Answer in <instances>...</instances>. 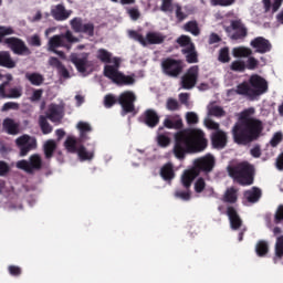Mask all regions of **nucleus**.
<instances>
[{
	"label": "nucleus",
	"instance_id": "obj_42",
	"mask_svg": "<svg viewBox=\"0 0 283 283\" xmlns=\"http://www.w3.org/2000/svg\"><path fill=\"white\" fill-rule=\"evenodd\" d=\"M184 29L186 32H190V34H193V36L200 35V28H198L197 21H189L185 24Z\"/></svg>",
	"mask_w": 283,
	"mask_h": 283
},
{
	"label": "nucleus",
	"instance_id": "obj_47",
	"mask_svg": "<svg viewBox=\"0 0 283 283\" xmlns=\"http://www.w3.org/2000/svg\"><path fill=\"white\" fill-rule=\"evenodd\" d=\"M232 72H244L247 70V63L242 60H235L230 64Z\"/></svg>",
	"mask_w": 283,
	"mask_h": 283
},
{
	"label": "nucleus",
	"instance_id": "obj_44",
	"mask_svg": "<svg viewBox=\"0 0 283 283\" xmlns=\"http://www.w3.org/2000/svg\"><path fill=\"white\" fill-rule=\"evenodd\" d=\"M274 255L279 260L283 259V234L276 238V242L274 245Z\"/></svg>",
	"mask_w": 283,
	"mask_h": 283
},
{
	"label": "nucleus",
	"instance_id": "obj_28",
	"mask_svg": "<svg viewBox=\"0 0 283 283\" xmlns=\"http://www.w3.org/2000/svg\"><path fill=\"white\" fill-rule=\"evenodd\" d=\"M198 171H196L193 168L190 170H186L181 176V185L185 187V189H191V184L196 178H198Z\"/></svg>",
	"mask_w": 283,
	"mask_h": 283
},
{
	"label": "nucleus",
	"instance_id": "obj_10",
	"mask_svg": "<svg viewBox=\"0 0 283 283\" xmlns=\"http://www.w3.org/2000/svg\"><path fill=\"white\" fill-rule=\"evenodd\" d=\"M117 103L122 107V116H127V114H134L136 112V94L132 91L123 92L117 97Z\"/></svg>",
	"mask_w": 283,
	"mask_h": 283
},
{
	"label": "nucleus",
	"instance_id": "obj_8",
	"mask_svg": "<svg viewBox=\"0 0 283 283\" xmlns=\"http://www.w3.org/2000/svg\"><path fill=\"white\" fill-rule=\"evenodd\" d=\"M161 70L169 78H178L185 70V62L172 57H166L161 61Z\"/></svg>",
	"mask_w": 283,
	"mask_h": 283
},
{
	"label": "nucleus",
	"instance_id": "obj_58",
	"mask_svg": "<svg viewBox=\"0 0 283 283\" xmlns=\"http://www.w3.org/2000/svg\"><path fill=\"white\" fill-rule=\"evenodd\" d=\"M186 120L188 125H198L199 123L198 114L193 112H188L186 114Z\"/></svg>",
	"mask_w": 283,
	"mask_h": 283
},
{
	"label": "nucleus",
	"instance_id": "obj_6",
	"mask_svg": "<svg viewBox=\"0 0 283 283\" xmlns=\"http://www.w3.org/2000/svg\"><path fill=\"white\" fill-rule=\"evenodd\" d=\"M78 43V38L72 34V31L67 30L65 33L53 35L49 40V50L50 52L55 51L57 48H65L66 50L72 49V44Z\"/></svg>",
	"mask_w": 283,
	"mask_h": 283
},
{
	"label": "nucleus",
	"instance_id": "obj_33",
	"mask_svg": "<svg viewBox=\"0 0 283 283\" xmlns=\"http://www.w3.org/2000/svg\"><path fill=\"white\" fill-rule=\"evenodd\" d=\"M160 176L164 180H174V178H176V172H174V165L171 163L164 165L160 169Z\"/></svg>",
	"mask_w": 283,
	"mask_h": 283
},
{
	"label": "nucleus",
	"instance_id": "obj_59",
	"mask_svg": "<svg viewBox=\"0 0 283 283\" xmlns=\"http://www.w3.org/2000/svg\"><path fill=\"white\" fill-rule=\"evenodd\" d=\"M283 222V205H280L274 213V224H282Z\"/></svg>",
	"mask_w": 283,
	"mask_h": 283
},
{
	"label": "nucleus",
	"instance_id": "obj_4",
	"mask_svg": "<svg viewBox=\"0 0 283 283\" xmlns=\"http://www.w3.org/2000/svg\"><path fill=\"white\" fill-rule=\"evenodd\" d=\"M10 34H14V29H12V27L0 25V43H4V45L10 48L11 52L17 54V56H30L32 51H30V48H28L25 42L17 36L6 39V36H10Z\"/></svg>",
	"mask_w": 283,
	"mask_h": 283
},
{
	"label": "nucleus",
	"instance_id": "obj_36",
	"mask_svg": "<svg viewBox=\"0 0 283 283\" xmlns=\"http://www.w3.org/2000/svg\"><path fill=\"white\" fill-rule=\"evenodd\" d=\"M25 78L31 85H35V87L43 85V81H45V77L40 73H27Z\"/></svg>",
	"mask_w": 283,
	"mask_h": 283
},
{
	"label": "nucleus",
	"instance_id": "obj_39",
	"mask_svg": "<svg viewBox=\"0 0 283 283\" xmlns=\"http://www.w3.org/2000/svg\"><path fill=\"white\" fill-rule=\"evenodd\" d=\"M255 253L259 258H265L269 253V242L264 240L258 241L255 245Z\"/></svg>",
	"mask_w": 283,
	"mask_h": 283
},
{
	"label": "nucleus",
	"instance_id": "obj_9",
	"mask_svg": "<svg viewBox=\"0 0 283 283\" xmlns=\"http://www.w3.org/2000/svg\"><path fill=\"white\" fill-rule=\"evenodd\" d=\"M15 167L25 171V174H34V171H41L43 169V159L41 155L33 154L29 157V160L22 159L17 161Z\"/></svg>",
	"mask_w": 283,
	"mask_h": 283
},
{
	"label": "nucleus",
	"instance_id": "obj_11",
	"mask_svg": "<svg viewBox=\"0 0 283 283\" xmlns=\"http://www.w3.org/2000/svg\"><path fill=\"white\" fill-rule=\"evenodd\" d=\"M224 32H227V34H231V32H233L230 35L232 41H240L242 39H247L249 35V29H247L244 23H242V20H231L230 25L224 27Z\"/></svg>",
	"mask_w": 283,
	"mask_h": 283
},
{
	"label": "nucleus",
	"instance_id": "obj_56",
	"mask_svg": "<svg viewBox=\"0 0 283 283\" xmlns=\"http://www.w3.org/2000/svg\"><path fill=\"white\" fill-rule=\"evenodd\" d=\"M160 10L161 12H174V0H163Z\"/></svg>",
	"mask_w": 283,
	"mask_h": 283
},
{
	"label": "nucleus",
	"instance_id": "obj_22",
	"mask_svg": "<svg viewBox=\"0 0 283 283\" xmlns=\"http://www.w3.org/2000/svg\"><path fill=\"white\" fill-rule=\"evenodd\" d=\"M51 14L55 21H67L72 11H67L63 4H56L55 8L52 9Z\"/></svg>",
	"mask_w": 283,
	"mask_h": 283
},
{
	"label": "nucleus",
	"instance_id": "obj_37",
	"mask_svg": "<svg viewBox=\"0 0 283 283\" xmlns=\"http://www.w3.org/2000/svg\"><path fill=\"white\" fill-rule=\"evenodd\" d=\"M223 201L229 205H235L238 202V190L234 187L228 188L223 196Z\"/></svg>",
	"mask_w": 283,
	"mask_h": 283
},
{
	"label": "nucleus",
	"instance_id": "obj_5",
	"mask_svg": "<svg viewBox=\"0 0 283 283\" xmlns=\"http://www.w3.org/2000/svg\"><path fill=\"white\" fill-rule=\"evenodd\" d=\"M128 36L134 39V41H138V43L144 48H147V45H161V43H165V40L167 39V35L156 31L148 32L145 38L137 31L130 30L128 31Z\"/></svg>",
	"mask_w": 283,
	"mask_h": 283
},
{
	"label": "nucleus",
	"instance_id": "obj_52",
	"mask_svg": "<svg viewBox=\"0 0 283 283\" xmlns=\"http://www.w3.org/2000/svg\"><path fill=\"white\" fill-rule=\"evenodd\" d=\"M206 188H207V181H205V178L199 177L195 182L196 193H202V191H205Z\"/></svg>",
	"mask_w": 283,
	"mask_h": 283
},
{
	"label": "nucleus",
	"instance_id": "obj_26",
	"mask_svg": "<svg viewBox=\"0 0 283 283\" xmlns=\"http://www.w3.org/2000/svg\"><path fill=\"white\" fill-rule=\"evenodd\" d=\"M239 96H247L250 101H255V95H253V91L251 88V84L249 82H242L237 85V90H233Z\"/></svg>",
	"mask_w": 283,
	"mask_h": 283
},
{
	"label": "nucleus",
	"instance_id": "obj_24",
	"mask_svg": "<svg viewBox=\"0 0 283 283\" xmlns=\"http://www.w3.org/2000/svg\"><path fill=\"white\" fill-rule=\"evenodd\" d=\"M0 67H6L7 70L17 67V61L12 59L10 51H0Z\"/></svg>",
	"mask_w": 283,
	"mask_h": 283
},
{
	"label": "nucleus",
	"instance_id": "obj_16",
	"mask_svg": "<svg viewBox=\"0 0 283 283\" xmlns=\"http://www.w3.org/2000/svg\"><path fill=\"white\" fill-rule=\"evenodd\" d=\"M71 28L74 32L86 34L87 36H94V23L88 22L83 24L82 18H73L71 21Z\"/></svg>",
	"mask_w": 283,
	"mask_h": 283
},
{
	"label": "nucleus",
	"instance_id": "obj_30",
	"mask_svg": "<svg viewBox=\"0 0 283 283\" xmlns=\"http://www.w3.org/2000/svg\"><path fill=\"white\" fill-rule=\"evenodd\" d=\"M243 196L248 200V202L254 205L255 202L260 201V198H262V189L258 187H252L250 190H245Z\"/></svg>",
	"mask_w": 283,
	"mask_h": 283
},
{
	"label": "nucleus",
	"instance_id": "obj_15",
	"mask_svg": "<svg viewBox=\"0 0 283 283\" xmlns=\"http://www.w3.org/2000/svg\"><path fill=\"white\" fill-rule=\"evenodd\" d=\"M138 123L146 125V127H149V129H154L160 125V115H158L156 109L147 108L138 117Z\"/></svg>",
	"mask_w": 283,
	"mask_h": 283
},
{
	"label": "nucleus",
	"instance_id": "obj_27",
	"mask_svg": "<svg viewBox=\"0 0 283 283\" xmlns=\"http://www.w3.org/2000/svg\"><path fill=\"white\" fill-rule=\"evenodd\" d=\"M49 63L52 67H55L57 70V74L62 78H70V71L63 65V62L59 60L57 57H51L49 60Z\"/></svg>",
	"mask_w": 283,
	"mask_h": 283
},
{
	"label": "nucleus",
	"instance_id": "obj_14",
	"mask_svg": "<svg viewBox=\"0 0 283 283\" xmlns=\"http://www.w3.org/2000/svg\"><path fill=\"white\" fill-rule=\"evenodd\" d=\"M15 145L20 150V156L24 157L28 156L32 149H36V138L30 135H22L15 139Z\"/></svg>",
	"mask_w": 283,
	"mask_h": 283
},
{
	"label": "nucleus",
	"instance_id": "obj_53",
	"mask_svg": "<svg viewBox=\"0 0 283 283\" xmlns=\"http://www.w3.org/2000/svg\"><path fill=\"white\" fill-rule=\"evenodd\" d=\"M175 197L179 198L180 200L189 201L191 200V190L190 189H186V191L177 190L175 192Z\"/></svg>",
	"mask_w": 283,
	"mask_h": 283
},
{
	"label": "nucleus",
	"instance_id": "obj_41",
	"mask_svg": "<svg viewBox=\"0 0 283 283\" xmlns=\"http://www.w3.org/2000/svg\"><path fill=\"white\" fill-rule=\"evenodd\" d=\"M77 142L74 137H67V139L64 143V147L70 154H77L78 147L76 146Z\"/></svg>",
	"mask_w": 283,
	"mask_h": 283
},
{
	"label": "nucleus",
	"instance_id": "obj_51",
	"mask_svg": "<svg viewBox=\"0 0 283 283\" xmlns=\"http://www.w3.org/2000/svg\"><path fill=\"white\" fill-rule=\"evenodd\" d=\"M118 103V97L114 96V94H107L104 97V106L109 109V107H114Z\"/></svg>",
	"mask_w": 283,
	"mask_h": 283
},
{
	"label": "nucleus",
	"instance_id": "obj_40",
	"mask_svg": "<svg viewBox=\"0 0 283 283\" xmlns=\"http://www.w3.org/2000/svg\"><path fill=\"white\" fill-rule=\"evenodd\" d=\"M48 118H50L52 123H56V120H61V111L59 109V105H51L49 107Z\"/></svg>",
	"mask_w": 283,
	"mask_h": 283
},
{
	"label": "nucleus",
	"instance_id": "obj_49",
	"mask_svg": "<svg viewBox=\"0 0 283 283\" xmlns=\"http://www.w3.org/2000/svg\"><path fill=\"white\" fill-rule=\"evenodd\" d=\"M218 61H220V63H229V61H231L228 46L220 49Z\"/></svg>",
	"mask_w": 283,
	"mask_h": 283
},
{
	"label": "nucleus",
	"instance_id": "obj_55",
	"mask_svg": "<svg viewBox=\"0 0 283 283\" xmlns=\"http://www.w3.org/2000/svg\"><path fill=\"white\" fill-rule=\"evenodd\" d=\"M260 65V61L253 56H249L245 63V70H258V66Z\"/></svg>",
	"mask_w": 283,
	"mask_h": 283
},
{
	"label": "nucleus",
	"instance_id": "obj_23",
	"mask_svg": "<svg viewBox=\"0 0 283 283\" xmlns=\"http://www.w3.org/2000/svg\"><path fill=\"white\" fill-rule=\"evenodd\" d=\"M164 127L167 129H182L185 124L182 123L180 115H171L164 119Z\"/></svg>",
	"mask_w": 283,
	"mask_h": 283
},
{
	"label": "nucleus",
	"instance_id": "obj_63",
	"mask_svg": "<svg viewBox=\"0 0 283 283\" xmlns=\"http://www.w3.org/2000/svg\"><path fill=\"white\" fill-rule=\"evenodd\" d=\"M10 174V165L8 163L0 160V176L6 177Z\"/></svg>",
	"mask_w": 283,
	"mask_h": 283
},
{
	"label": "nucleus",
	"instance_id": "obj_17",
	"mask_svg": "<svg viewBox=\"0 0 283 283\" xmlns=\"http://www.w3.org/2000/svg\"><path fill=\"white\" fill-rule=\"evenodd\" d=\"M251 48L256 54H268L273 50V44L264 36H256L250 42Z\"/></svg>",
	"mask_w": 283,
	"mask_h": 283
},
{
	"label": "nucleus",
	"instance_id": "obj_29",
	"mask_svg": "<svg viewBox=\"0 0 283 283\" xmlns=\"http://www.w3.org/2000/svg\"><path fill=\"white\" fill-rule=\"evenodd\" d=\"M181 54L186 56V61L188 63H198V51L196 50V44H190V46L181 49Z\"/></svg>",
	"mask_w": 283,
	"mask_h": 283
},
{
	"label": "nucleus",
	"instance_id": "obj_13",
	"mask_svg": "<svg viewBox=\"0 0 283 283\" xmlns=\"http://www.w3.org/2000/svg\"><path fill=\"white\" fill-rule=\"evenodd\" d=\"M249 83L254 98H258V96H262V94H266L269 92V82L258 74L250 76Z\"/></svg>",
	"mask_w": 283,
	"mask_h": 283
},
{
	"label": "nucleus",
	"instance_id": "obj_21",
	"mask_svg": "<svg viewBox=\"0 0 283 283\" xmlns=\"http://www.w3.org/2000/svg\"><path fill=\"white\" fill-rule=\"evenodd\" d=\"M211 143L214 149H224L227 147V133L217 130L211 136Z\"/></svg>",
	"mask_w": 283,
	"mask_h": 283
},
{
	"label": "nucleus",
	"instance_id": "obj_2",
	"mask_svg": "<svg viewBox=\"0 0 283 283\" xmlns=\"http://www.w3.org/2000/svg\"><path fill=\"white\" fill-rule=\"evenodd\" d=\"M255 108L250 107L240 113L238 122L232 127V138L237 145H249L262 136L264 124L253 117Z\"/></svg>",
	"mask_w": 283,
	"mask_h": 283
},
{
	"label": "nucleus",
	"instance_id": "obj_12",
	"mask_svg": "<svg viewBox=\"0 0 283 283\" xmlns=\"http://www.w3.org/2000/svg\"><path fill=\"white\" fill-rule=\"evenodd\" d=\"M214 167L216 158L213 157V155H206L203 157L195 159L192 169H195V171L198 172V176H200V174H211Z\"/></svg>",
	"mask_w": 283,
	"mask_h": 283
},
{
	"label": "nucleus",
	"instance_id": "obj_3",
	"mask_svg": "<svg viewBox=\"0 0 283 283\" xmlns=\"http://www.w3.org/2000/svg\"><path fill=\"white\" fill-rule=\"evenodd\" d=\"M227 170L230 178H233L242 187H249L255 180V167L249 161H241L234 166H228Z\"/></svg>",
	"mask_w": 283,
	"mask_h": 283
},
{
	"label": "nucleus",
	"instance_id": "obj_62",
	"mask_svg": "<svg viewBox=\"0 0 283 283\" xmlns=\"http://www.w3.org/2000/svg\"><path fill=\"white\" fill-rule=\"evenodd\" d=\"M159 147H169V144L171 143V139L167 135H159L157 137Z\"/></svg>",
	"mask_w": 283,
	"mask_h": 283
},
{
	"label": "nucleus",
	"instance_id": "obj_18",
	"mask_svg": "<svg viewBox=\"0 0 283 283\" xmlns=\"http://www.w3.org/2000/svg\"><path fill=\"white\" fill-rule=\"evenodd\" d=\"M198 83V66H191L187 74L181 77V86L184 90H192Z\"/></svg>",
	"mask_w": 283,
	"mask_h": 283
},
{
	"label": "nucleus",
	"instance_id": "obj_35",
	"mask_svg": "<svg viewBox=\"0 0 283 283\" xmlns=\"http://www.w3.org/2000/svg\"><path fill=\"white\" fill-rule=\"evenodd\" d=\"M77 156L82 163H85V160H92L94 158V145L91 150H87L85 146L81 145L77 149Z\"/></svg>",
	"mask_w": 283,
	"mask_h": 283
},
{
	"label": "nucleus",
	"instance_id": "obj_19",
	"mask_svg": "<svg viewBox=\"0 0 283 283\" xmlns=\"http://www.w3.org/2000/svg\"><path fill=\"white\" fill-rule=\"evenodd\" d=\"M227 216L229 218L230 228L232 231H238L242 228V218H240L238 210H235L233 206H229L227 208Z\"/></svg>",
	"mask_w": 283,
	"mask_h": 283
},
{
	"label": "nucleus",
	"instance_id": "obj_50",
	"mask_svg": "<svg viewBox=\"0 0 283 283\" xmlns=\"http://www.w3.org/2000/svg\"><path fill=\"white\" fill-rule=\"evenodd\" d=\"M166 108L169 112H178V109H180V103H178V99L169 97L166 103Z\"/></svg>",
	"mask_w": 283,
	"mask_h": 283
},
{
	"label": "nucleus",
	"instance_id": "obj_54",
	"mask_svg": "<svg viewBox=\"0 0 283 283\" xmlns=\"http://www.w3.org/2000/svg\"><path fill=\"white\" fill-rule=\"evenodd\" d=\"M210 116H216L217 118H222V116H226L224 108L220 106H212L209 111Z\"/></svg>",
	"mask_w": 283,
	"mask_h": 283
},
{
	"label": "nucleus",
	"instance_id": "obj_7",
	"mask_svg": "<svg viewBox=\"0 0 283 283\" xmlns=\"http://www.w3.org/2000/svg\"><path fill=\"white\" fill-rule=\"evenodd\" d=\"M104 76L109 78L115 85L119 86L134 85V83H136L134 75H125L120 71L114 69V66H109V64L104 66Z\"/></svg>",
	"mask_w": 283,
	"mask_h": 283
},
{
	"label": "nucleus",
	"instance_id": "obj_25",
	"mask_svg": "<svg viewBox=\"0 0 283 283\" xmlns=\"http://www.w3.org/2000/svg\"><path fill=\"white\" fill-rule=\"evenodd\" d=\"M2 127L4 132H7V134H9L10 136H17V134H19L21 125L14 122V119L7 117L3 119Z\"/></svg>",
	"mask_w": 283,
	"mask_h": 283
},
{
	"label": "nucleus",
	"instance_id": "obj_1",
	"mask_svg": "<svg viewBox=\"0 0 283 283\" xmlns=\"http://www.w3.org/2000/svg\"><path fill=\"white\" fill-rule=\"evenodd\" d=\"M209 145L205 132L200 128H186L175 134L172 151L175 158L185 160L187 154H200Z\"/></svg>",
	"mask_w": 283,
	"mask_h": 283
},
{
	"label": "nucleus",
	"instance_id": "obj_61",
	"mask_svg": "<svg viewBox=\"0 0 283 283\" xmlns=\"http://www.w3.org/2000/svg\"><path fill=\"white\" fill-rule=\"evenodd\" d=\"M10 109L18 111L19 109V103H17V102H7L1 107V112H10Z\"/></svg>",
	"mask_w": 283,
	"mask_h": 283
},
{
	"label": "nucleus",
	"instance_id": "obj_34",
	"mask_svg": "<svg viewBox=\"0 0 283 283\" xmlns=\"http://www.w3.org/2000/svg\"><path fill=\"white\" fill-rule=\"evenodd\" d=\"M234 59H249L252 56L253 51L247 46H238L232 50Z\"/></svg>",
	"mask_w": 283,
	"mask_h": 283
},
{
	"label": "nucleus",
	"instance_id": "obj_45",
	"mask_svg": "<svg viewBox=\"0 0 283 283\" xmlns=\"http://www.w3.org/2000/svg\"><path fill=\"white\" fill-rule=\"evenodd\" d=\"M96 59L102 63H112V53L105 49H99Z\"/></svg>",
	"mask_w": 283,
	"mask_h": 283
},
{
	"label": "nucleus",
	"instance_id": "obj_38",
	"mask_svg": "<svg viewBox=\"0 0 283 283\" xmlns=\"http://www.w3.org/2000/svg\"><path fill=\"white\" fill-rule=\"evenodd\" d=\"M72 63L81 74L87 72V57H72Z\"/></svg>",
	"mask_w": 283,
	"mask_h": 283
},
{
	"label": "nucleus",
	"instance_id": "obj_48",
	"mask_svg": "<svg viewBox=\"0 0 283 283\" xmlns=\"http://www.w3.org/2000/svg\"><path fill=\"white\" fill-rule=\"evenodd\" d=\"M176 43L180 45V48H191V45H195L191 41V38L189 35H180L177 40Z\"/></svg>",
	"mask_w": 283,
	"mask_h": 283
},
{
	"label": "nucleus",
	"instance_id": "obj_64",
	"mask_svg": "<svg viewBox=\"0 0 283 283\" xmlns=\"http://www.w3.org/2000/svg\"><path fill=\"white\" fill-rule=\"evenodd\" d=\"M281 140H282V133H275L270 140L271 147H277Z\"/></svg>",
	"mask_w": 283,
	"mask_h": 283
},
{
	"label": "nucleus",
	"instance_id": "obj_57",
	"mask_svg": "<svg viewBox=\"0 0 283 283\" xmlns=\"http://www.w3.org/2000/svg\"><path fill=\"white\" fill-rule=\"evenodd\" d=\"M211 6H220L221 8H229V6H233L235 0H210Z\"/></svg>",
	"mask_w": 283,
	"mask_h": 283
},
{
	"label": "nucleus",
	"instance_id": "obj_31",
	"mask_svg": "<svg viewBox=\"0 0 283 283\" xmlns=\"http://www.w3.org/2000/svg\"><path fill=\"white\" fill-rule=\"evenodd\" d=\"M56 142L54 139H48L44 145H43V151H44V157L46 160H50L51 158L54 157V151H56Z\"/></svg>",
	"mask_w": 283,
	"mask_h": 283
},
{
	"label": "nucleus",
	"instance_id": "obj_60",
	"mask_svg": "<svg viewBox=\"0 0 283 283\" xmlns=\"http://www.w3.org/2000/svg\"><path fill=\"white\" fill-rule=\"evenodd\" d=\"M175 8L176 19L179 21V23H181V21H185V19H187V14L182 12V7L180 4L176 3Z\"/></svg>",
	"mask_w": 283,
	"mask_h": 283
},
{
	"label": "nucleus",
	"instance_id": "obj_32",
	"mask_svg": "<svg viewBox=\"0 0 283 283\" xmlns=\"http://www.w3.org/2000/svg\"><path fill=\"white\" fill-rule=\"evenodd\" d=\"M77 129L80 132V139L82 143H85V140H90L87 134L92 132V126L87 122H78Z\"/></svg>",
	"mask_w": 283,
	"mask_h": 283
},
{
	"label": "nucleus",
	"instance_id": "obj_43",
	"mask_svg": "<svg viewBox=\"0 0 283 283\" xmlns=\"http://www.w3.org/2000/svg\"><path fill=\"white\" fill-rule=\"evenodd\" d=\"M274 255L279 260L283 259V234L276 238V242L274 245Z\"/></svg>",
	"mask_w": 283,
	"mask_h": 283
},
{
	"label": "nucleus",
	"instance_id": "obj_46",
	"mask_svg": "<svg viewBox=\"0 0 283 283\" xmlns=\"http://www.w3.org/2000/svg\"><path fill=\"white\" fill-rule=\"evenodd\" d=\"M39 123H40V128L42 134L44 135L52 134V126L50 125L45 116L41 115L39 118Z\"/></svg>",
	"mask_w": 283,
	"mask_h": 283
},
{
	"label": "nucleus",
	"instance_id": "obj_20",
	"mask_svg": "<svg viewBox=\"0 0 283 283\" xmlns=\"http://www.w3.org/2000/svg\"><path fill=\"white\" fill-rule=\"evenodd\" d=\"M8 85H10L9 81L0 84V98H21L23 96V90L21 87L10 88L9 93H6Z\"/></svg>",
	"mask_w": 283,
	"mask_h": 283
}]
</instances>
